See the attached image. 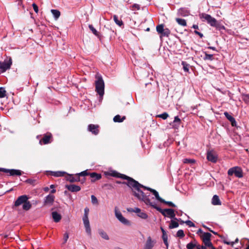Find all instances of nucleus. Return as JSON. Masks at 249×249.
Returning <instances> with one entry per match:
<instances>
[{"instance_id":"obj_23","label":"nucleus","mask_w":249,"mask_h":249,"mask_svg":"<svg viewBox=\"0 0 249 249\" xmlns=\"http://www.w3.org/2000/svg\"><path fill=\"white\" fill-rule=\"evenodd\" d=\"M151 207H153V208L156 209L158 211H159L160 213L164 216L166 217L167 216L166 214V209H162L159 207L157 206L155 204H154L153 203H151V204L149 205Z\"/></svg>"},{"instance_id":"obj_9","label":"nucleus","mask_w":249,"mask_h":249,"mask_svg":"<svg viewBox=\"0 0 249 249\" xmlns=\"http://www.w3.org/2000/svg\"><path fill=\"white\" fill-rule=\"evenodd\" d=\"M53 140V138L52 134L50 132H47L44 134L42 138L39 140V144H47L51 143Z\"/></svg>"},{"instance_id":"obj_11","label":"nucleus","mask_w":249,"mask_h":249,"mask_svg":"<svg viewBox=\"0 0 249 249\" xmlns=\"http://www.w3.org/2000/svg\"><path fill=\"white\" fill-rule=\"evenodd\" d=\"M207 159L209 161L215 163L217 160V156L214 151H210L207 152Z\"/></svg>"},{"instance_id":"obj_29","label":"nucleus","mask_w":249,"mask_h":249,"mask_svg":"<svg viewBox=\"0 0 249 249\" xmlns=\"http://www.w3.org/2000/svg\"><path fill=\"white\" fill-rule=\"evenodd\" d=\"M50 175L54 177H63L66 174L65 172L62 171H57V172H53L50 171Z\"/></svg>"},{"instance_id":"obj_52","label":"nucleus","mask_w":249,"mask_h":249,"mask_svg":"<svg viewBox=\"0 0 249 249\" xmlns=\"http://www.w3.org/2000/svg\"><path fill=\"white\" fill-rule=\"evenodd\" d=\"M69 233L68 232H66L64 233L63 237L64 242L63 243V244H65L67 242L69 238Z\"/></svg>"},{"instance_id":"obj_46","label":"nucleus","mask_w":249,"mask_h":249,"mask_svg":"<svg viewBox=\"0 0 249 249\" xmlns=\"http://www.w3.org/2000/svg\"><path fill=\"white\" fill-rule=\"evenodd\" d=\"M137 215L139 217L144 219H145L148 217L147 214L145 213L142 212V211L139 213V214H138Z\"/></svg>"},{"instance_id":"obj_35","label":"nucleus","mask_w":249,"mask_h":249,"mask_svg":"<svg viewBox=\"0 0 249 249\" xmlns=\"http://www.w3.org/2000/svg\"><path fill=\"white\" fill-rule=\"evenodd\" d=\"M51 13L55 19H58L60 16V12L58 10L52 9L51 10Z\"/></svg>"},{"instance_id":"obj_6","label":"nucleus","mask_w":249,"mask_h":249,"mask_svg":"<svg viewBox=\"0 0 249 249\" xmlns=\"http://www.w3.org/2000/svg\"><path fill=\"white\" fill-rule=\"evenodd\" d=\"M199 18L203 21H206L212 27L214 25V23L216 21L215 18L212 17L210 15L206 13H203L199 14Z\"/></svg>"},{"instance_id":"obj_63","label":"nucleus","mask_w":249,"mask_h":249,"mask_svg":"<svg viewBox=\"0 0 249 249\" xmlns=\"http://www.w3.org/2000/svg\"><path fill=\"white\" fill-rule=\"evenodd\" d=\"M203 233H204V232H203V231H202L201 229H199L197 231V234L201 233V234H202V235L203 234Z\"/></svg>"},{"instance_id":"obj_44","label":"nucleus","mask_w":249,"mask_h":249,"mask_svg":"<svg viewBox=\"0 0 249 249\" xmlns=\"http://www.w3.org/2000/svg\"><path fill=\"white\" fill-rule=\"evenodd\" d=\"M183 162L184 163L194 164L196 162V160L194 159H184Z\"/></svg>"},{"instance_id":"obj_1","label":"nucleus","mask_w":249,"mask_h":249,"mask_svg":"<svg viewBox=\"0 0 249 249\" xmlns=\"http://www.w3.org/2000/svg\"><path fill=\"white\" fill-rule=\"evenodd\" d=\"M137 183L138 184H136L135 186H133L132 188L133 195L139 200L143 201L146 205H148L151 204L152 202L150 201V200L148 197V196H150V194L148 193V195H147L146 194H145L140 189L142 188L149 191L150 192H151L152 190H153V189L143 186V185L140 184L138 181H137Z\"/></svg>"},{"instance_id":"obj_51","label":"nucleus","mask_w":249,"mask_h":249,"mask_svg":"<svg viewBox=\"0 0 249 249\" xmlns=\"http://www.w3.org/2000/svg\"><path fill=\"white\" fill-rule=\"evenodd\" d=\"M91 202L93 204H98V201L97 198L94 196L92 195L91 196Z\"/></svg>"},{"instance_id":"obj_18","label":"nucleus","mask_w":249,"mask_h":249,"mask_svg":"<svg viewBox=\"0 0 249 249\" xmlns=\"http://www.w3.org/2000/svg\"><path fill=\"white\" fill-rule=\"evenodd\" d=\"M65 188L71 192H77L80 191L81 187L74 184L66 185Z\"/></svg>"},{"instance_id":"obj_16","label":"nucleus","mask_w":249,"mask_h":249,"mask_svg":"<svg viewBox=\"0 0 249 249\" xmlns=\"http://www.w3.org/2000/svg\"><path fill=\"white\" fill-rule=\"evenodd\" d=\"M181 120L179 118L178 116H177L175 117L174 121L170 123V125L172 128L178 129L181 124Z\"/></svg>"},{"instance_id":"obj_20","label":"nucleus","mask_w":249,"mask_h":249,"mask_svg":"<svg viewBox=\"0 0 249 249\" xmlns=\"http://www.w3.org/2000/svg\"><path fill=\"white\" fill-rule=\"evenodd\" d=\"M55 196L53 195H49L45 197L44 200V205H52L54 200Z\"/></svg>"},{"instance_id":"obj_31","label":"nucleus","mask_w":249,"mask_h":249,"mask_svg":"<svg viewBox=\"0 0 249 249\" xmlns=\"http://www.w3.org/2000/svg\"><path fill=\"white\" fill-rule=\"evenodd\" d=\"M213 27H215L217 30L219 31L225 29L224 26L217 20L216 21V22L214 23V25H213Z\"/></svg>"},{"instance_id":"obj_32","label":"nucleus","mask_w":249,"mask_h":249,"mask_svg":"<svg viewBox=\"0 0 249 249\" xmlns=\"http://www.w3.org/2000/svg\"><path fill=\"white\" fill-rule=\"evenodd\" d=\"M176 21L177 22V23L182 26H187V23L186 21L184 19L180 18H176Z\"/></svg>"},{"instance_id":"obj_24","label":"nucleus","mask_w":249,"mask_h":249,"mask_svg":"<svg viewBox=\"0 0 249 249\" xmlns=\"http://www.w3.org/2000/svg\"><path fill=\"white\" fill-rule=\"evenodd\" d=\"M154 243L152 241L151 238L149 236L147 238L144 249H152Z\"/></svg>"},{"instance_id":"obj_3","label":"nucleus","mask_w":249,"mask_h":249,"mask_svg":"<svg viewBox=\"0 0 249 249\" xmlns=\"http://www.w3.org/2000/svg\"><path fill=\"white\" fill-rule=\"evenodd\" d=\"M212 236V235L209 232H204L203 233L202 235H200L203 243L211 249H213V248H215L213 245V244L211 242V238Z\"/></svg>"},{"instance_id":"obj_61","label":"nucleus","mask_w":249,"mask_h":249,"mask_svg":"<svg viewBox=\"0 0 249 249\" xmlns=\"http://www.w3.org/2000/svg\"><path fill=\"white\" fill-rule=\"evenodd\" d=\"M17 1L18 2V6H21L22 7V8H24V6L22 5V0H17Z\"/></svg>"},{"instance_id":"obj_62","label":"nucleus","mask_w":249,"mask_h":249,"mask_svg":"<svg viewBox=\"0 0 249 249\" xmlns=\"http://www.w3.org/2000/svg\"><path fill=\"white\" fill-rule=\"evenodd\" d=\"M197 246L200 248V249H207V247H208L207 246H206L205 245H204V246H203V245L200 246L198 244Z\"/></svg>"},{"instance_id":"obj_21","label":"nucleus","mask_w":249,"mask_h":249,"mask_svg":"<svg viewBox=\"0 0 249 249\" xmlns=\"http://www.w3.org/2000/svg\"><path fill=\"white\" fill-rule=\"evenodd\" d=\"M89 176L91 178V182H94L96 180L100 179L102 178V175L101 174L97 173L96 172L90 173Z\"/></svg>"},{"instance_id":"obj_13","label":"nucleus","mask_w":249,"mask_h":249,"mask_svg":"<svg viewBox=\"0 0 249 249\" xmlns=\"http://www.w3.org/2000/svg\"><path fill=\"white\" fill-rule=\"evenodd\" d=\"M99 126L97 124H89L88 126V130L92 134L97 135L99 133Z\"/></svg>"},{"instance_id":"obj_56","label":"nucleus","mask_w":249,"mask_h":249,"mask_svg":"<svg viewBox=\"0 0 249 249\" xmlns=\"http://www.w3.org/2000/svg\"><path fill=\"white\" fill-rule=\"evenodd\" d=\"M194 33H195L196 35H198V36H199V37H200V38H201L203 37V35L202 33H201L200 32H198V31H196V30H195V31H194Z\"/></svg>"},{"instance_id":"obj_22","label":"nucleus","mask_w":249,"mask_h":249,"mask_svg":"<svg viewBox=\"0 0 249 249\" xmlns=\"http://www.w3.org/2000/svg\"><path fill=\"white\" fill-rule=\"evenodd\" d=\"M224 114L226 118L231 123V124L232 126H235L236 125V122L235 119L228 112H225Z\"/></svg>"},{"instance_id":"obj_36","label":"nucleus","mask_w":249,"mask_h":249,"mask_svg":"<svg viewBox=\"0 0 249 249\" xmlns=\"http://www.w3.org/2000/svg\"><path fill=\"white\" fill-rule=\"evenodd\" d=\"M32 205L30 201H26L22 205V208L24 210L28 211L31 208Z\"/></svg>"},{"instance_id":"obj_19","label":"nucleus","mask_w":249,"mask_h":249,"mask_svg":"<svg viewBox=\"0 0 249 249\" xmlns=\"http://www.w3.org/2000/svg\"><path fill=\"white\" fill-rule=\"evenodd\" d=\"M177 14L178 16L186 17L190 15V11L186 8H180L178 11Z\"/></svg>"},{"instance_id":"obj_28","label":"nucleus","mask_w":249,"mask_h":249,"mask_svg":"<svg viewBox=\"0 0 249 249\" xmlns=\"http://www.w3.org/2000/svg\"><path fill=\"white\" fill-rule=\"evenodd\" d=\"M212 203L213 205H220L221 204L219 196L217 195H215L213 196Z\"/></svg>"},{"instance_id":"obj_27","label":"nucleus","mask_w":249,"mask_h":249,"mask_svg":"<svg viewBox=\"0 0 249 249\" xmlns=\"http://www.w3.org/2000/svg\"><path fill=\"white\" fill-rule=\"evenodd\" d=\"M53 218L55 222H58L61 219V215L56 212H53L52 213Z\"/></svg>"},{"instance_id":"obj_45","label":"nucleus","mask_w":249,"mask_h":249,"mask_svg":"<svg viewBox=\"0 0 249 249\" xmlns=\"http://www.w3.org/2000/svg\"><path fill=\"white\" fill-rule=\"evenodd\" d=\"M161 203H163L164 204H167L169 206H170L172 207H176V206L171 201H167L163 199H162V201H161Z\"/></svg>"},{"instance_id":"obj_4","label":"nucleus","mask_w":249,"mask_h":249,"mask_svg":"<svg viewBox=\"0 0 249 249\" xmlns=\"http://www.w3.org/2000/svg\"><path fill=\"white\" fill-rule=\"evenodd\" d=\"M164 24H160L156 26V31L160 35V37L161 39L163 37H168L171 32L168 28H164Z\"/></svg>"},{"instance_id":"obj_33","label":"nucleus","mask_w":249,"mask_h":249,"mask_svg":"<svg viewBox=\"0 0 249 249\" xmlns=\"http://www.w3.org/2000/svg\"><path fill=\"white\" fill-rule=\"evenodd\" d=\"M113 19L116 24L120 27H121L124 25L123 22L121 19H119L118 17L116 15L113 16Z\"/></svg>"},{"instance_id":"obj_48","label":"nucleus","mask_w":249,"mask_h":249,"mask_svg":"<svg viewBox=\"0 0 249 249\" xmlns=\"http://www.w3.org/2000/svg\"><path fill=\"white\" fill-rule=\"evenodd\" d=\"M102 187L107 190H112L114 188V187L112 184L108 183L104 184Z\"/></svg>"},{"instance_id":"obj_43","label":"nucleus","mask_w":249,"mask_h":249,"mask_svg":"<svg viewBox=\"0 0 249 249\" xmlns=\"http://www.w3.org/2000/svg\"><path fill=\"white\" fill-rule=\"evenodd\" d=\"M6 91L3 87H0V98H4L6 96Z\"/></svg>"},{"instance_id":"obj_60","label":"nucleus","mask_w":249,"mask_h":249,"mask_svg":"<svg viewBox=\"0 0 249 249\" xmlns=\"http://www.w3.org/2000/svg\"><path fill=\"white\" fill-rule=\"evenodd\" d=\"M141 211V210L140 208H135L134 212L138 214Z\"/></svg>"},{"instance_id":"obj_26","label":"nucleus","mask_w":249,"mask_h":249,"mask_svg":"<svg viewBox=\"0 0 249 249\" xmlns=\"http://www.w3.org/2000/svg\"><path fill=\"white\" fill-rule=\"evenodd\" d=\"M198 245V242L196 240L190 242L186 245V248L187 249H194L196 248Z\"/></svg>"},{"instance_id":"obj_5","label":"nucleus","mask_w":249,"mask_h":249,"mask_svg":"<svg viewBox=\"0 0 249 249\" xmlns=\"http://www.w3.org/2000/svg\"><path fill=\"white\" fill-rule=\"evenodd\" d=\"M118 178L127 180V182L124 181L123 182V184L126 185L131 189L132 188L133 186H135V185L138 184L137 181L124 174L119 173Z\"/></svg>"},{"instance_id":"obj_59","label":"nucleus","mask_w":249,"mask_h":249,"mask_svg":"<svg viewBox=\"0 0 249 249\" xmlns=\"http://www.w3.org/2000/svg\"><path fill=\"white\" fill-rule=\"evenodd\" d=\"M132 8L133 9H137V10H139L140 9V6L139 5L137 4H134L132 6Z\"/></svg>"},{"instance_id":"obj_55","label":"nucleus","mask_w":249,"mask_h":249,"mask_svg":"<svg viewBox=\"0 0 249 249\" xmlns=\"http://www.w3.org/2000/svg\"><path fill=\"white\" fill-rule=\"evenodd\" d=\"M32 6H33V8L35 11V12L36 13H37L38 12V6L37 5L34 3L33 4H32Z\"/></svg>"},{"instance_id":"obj_30","label":"nucleus","mask_w":249,"mask_h":249,"mask_svg":"<svg viewBox=\"0 0 249 249\" xmlns=\"http://www.w3.org/2000/svg\"><path fill=\"white\" fill-rule=\"evenodd\" d=\"M125 119L126 117L125 116L121 117L120 115H117L113 118V121L114 122L121 123L123 122Z\"/></svg>"},{"instance_id":"obj_41","label":"nucleus","mask_w":249,"mask_h":249,"mask_svg":"<svg viewBox=\"0 0 249 249\" xmlns=\"http://www.w3.org/2000/svg\"><path fill=\"white\" fill-rule=\"evenodd\" d=\"M205 56L203 57V59L204 60H210L212 61L213 60V54H208L207 53L205 52Z\"/></svg>"},{"instance_id":"obj_54","label":"nucleus","mask_w":249,"mask_h":249,"mask_svg":"<svg viewBox=\"0 0 249 249\" xmlns=\"http://www.w3.org/2000/svg\"><path fill=\"white\" fill-rule=\"evenodd\" d=\"M119 173L117 172V171H112L111 173H110L109 175L112 177L118 178Z\"/></svg>"},{"instance_id":"obj_25","label":"nucleus","mask_w":249,"mask_h":249,"mask_svg":"<svg viewBox=\"0 0 249 249\" xmlns=\"http://www.w3.org/2000/svg\"><path fill=\"white\" fill-rule=\"evenodd\" d=\"M167 216H169L172 219H174L178 220V219L175 217V211L172 209H166Z\"/></svg>"},{"instance_id":"obj_50","label":"nucleus","mask_w":249,"mask_h":249,"mask_svg":"<svg viewBox=\"0 0 249 249\" xmlns=\"http://www.w3.org/2000/svg\"><path fill=\"white\" fill-rule=\"evenodd\" d=\"M169 116V115L166 112H164L161 114H159L157 115V117H159L162 118L163 120L166 119Z\"/></svg>"},{"instance_id":"obj_2","label":"nucleus","mask_w":249,"mask_h":249,"mask_svg":"<svg viewBox=\"0 0 249 249\" xmlns=\"http://www.w3.org/2000/svg\"><path fill=\"white\" fill-rule=\"evenodd\" d=\"M96 80L95 81L96 91L100 96L104 94L105 84L104 80L101 75H96Z\"/></svg>"},{"instance_id":"obj_40","label":"nucleus","mask_w":249,"mask_h":249,"mask_svg":"<svg viewBox=\"0 0 249 249\" xmlns=\"http://www.w3.org/2000/svg\"><path fill=\"white\" fill-rule=\"evenodd\" d=\"M181 65L183 66V70L186 72H189L190 65L185 61H182Z\"/></svg>"},{"instance_id":"obj_8","label":"nucleus","mask_w":249,"mask_h":249,"mask_svg":"<svg viewBox=\"0 0 249 249\" xmlns=\"http://www.w3.org/2000/svg\"><path fill=\"white\" fill-rule=\"evenodd\" d=\"M12 64L11 58L4 60L3 62H0V72L3 73L10 69Z\"/></svg>"},{"instance_id":"obj_64","label":"nucleus","mask_w":249,"mask_h":249,"mask_svg":"<svg viewBox=\"0 0 249 249\" xmlns=\"http://www.w3.org/2000/svg\"><path fill=\"white\" fill-rule=\"evenodd\" d=\"M127 210L129 212H134V209L130 208H128Z\"/></svg>"},{"instance_id":"obj_42","label":"nucleus","mask_w":249,"mask_h":249,"mask_svg":"<svg viewBox=\"0 0 249 249\" xmlns=\"http://www.w3.org/2000/svg\"><path fill=\"white\" fill-rule=\"evenodd\" d=\"M162 238L164 244L166 246V248L168 247V236L167 233H164L162 235Z\"/></svg>"},{"instance_id":"obj_15","label":"nucleus","mask_w":249,"mask_h":249,"mask_svg":"<svg viewBox=\"0 0 249 249\" xmlns=\"http://www.w3.org/2000/svg\"><path fill=\"white\" fill-rule=\"evenodd\" d=\"M115 216L117 219L123 224L124 225H128L129 224V221L122 215L121 212L117 211V210L116 209Z\"/></svg>"},{"instance_id":"obj_53","label":"nucleus","mask_w":249,"mask_h":249,"mask_svg":"<svg viewBox=\"0 0 249 249\" xmlns=\"http://www.w3.org/2000/svg\"><path fill=\"white\" fill-rule=\"evenodd\" d=\"M185 223L190 227H195V224L190 220H187L185 222Z\"/></svg>"},{"instance_id":"obj_7","label":"nucleus","mask_w":249,"mask_h":249,"mask_svg":"<svg viewBox=\"0 0 249 249\" xmlns=\"http://www.w3.org/2000/svg\"><path fill=\"white\" fill-rule=\"evenodd\" d=\"M228 174L229 176H234L238 178H242L243 177V172L241 168L238 166H235L231 168L228 171Z\"/></svg>"},{"instance_id":"obj_37","label":"nucleus","mask_w":249,"mask_h":249,"mask_svg":"<svg viewBox=\"0 0 249 249\" xmlns=\"http://www.w3.org/2000/svg\"><path fill=\"white\" fill-rule=\"evenodd\" d=\"M89 28L91 30L92 33L98 38H100V34L97 31V30L93 27L92 25L89 24Z\"/></svg>"},{"instance_id":"obj_49","label":"nucleus","mask_w":249,"mask_h":249,"mask_svg":"<svg viewBox=\"0 0 249 249\" xmlns=\"http://www.w3.org/2000/svg\"><path fill=\"white\" fill-rule=\"evenodd\" d=\"M185 236V234L182 230H178L177 232V236L179 238H183Z\"/></svg>"},{"instance_id":"obj_14","label":"nucleus","mask_w":249,"mask_h":249,"mask_svg":"<svg viewBox=\"0 0 249 249\" xmlns=\"http://www.w3.org/2000/svg\"><path fill=\"white\" fill-rule=\"evenodd\" d=\"M66 179L71 183L80 181V178H79L77 174L74 175L73 174H67V176L66 177Z\"/></svg>"},{"instance_id":"obj_34","label":"nucleus","mask_w":249,"mask_h":249,"mask_svg":"<svg viewBox=\"0 0 249 249\" xmlns=\"http://www.w3.org/2000/svg\"><path fill=\"white\" fill-rule=\"evenodd\" d=\"M99 233L100 236L104 239L108 240L109 238L107 233L102 230H100L99 231Z\"/></svg>"},{"instance_id":"obj_39","label":"nucleus","mask_w":249,"mask_h":249,"mask_svg":"<svg viewBox=\"0 0 249 249\" xmlns=\"http://www.w3.org/2000/svg\"><path fill=\"white\" fill-rule=\"evenodd\" d=\"M151 193H152V194L155 196L156 198L158 201H159L160 202H161V201H162V198H161V197L160 196H159V195L158 192L156 190H154V189L152 190L151 191Z\"/></svg>"},{"instance_id":"obj_58","label":"nucleus","mask_w":249,"mask_h":249,"mask_svg":"<svg viewBox=\"0 0 249 249\" xmlns=\"http://www.w3.org/2000/svg\"><path fill=\"white\" fill-rule=\"evenodd\" d=\"M89 212V209L88 208L86 207L84 209V215H86L87 216H88V214Z\"/></svg>"},{"instance_id":"obj_38","label":"nucleus","mask_w":249,"mask_h":249,"mask_svg":"<svg viewBox=\"0 0 249 249\" xmlns=\"http://www.w3.org/2000/svg\"><path fill=\"white\" fill-rule=\"evenodd\" d=\"M178 226H179V224L177 222H176L173 220H172L171 221L170 224L169 226V228L170 229H172L177 228L178 227Z\"/></svg>"},{"instance_id":"obj_57","label":"nucleus","mask_w":249,"mask_h":249,"mask_svg":"<svg viewBox=\"0 0 249 249\" xmlns=\"http://www.w3.org/2000/svg\"><path fill=\"white\" fill-rule=\"evenodd\" d=\"M224 243L227 245H231V246H233V245L234 244V242H229L226 240H224L223 241Z\"/></svg>"},{"instance_id":"obj_10","label":"nucleus","mask_w":249,"mask_h":249,"mask_svg":"<svg viewBox=\"0 0 249 249\" xmlns=\"http://www.w3.org/2000/svg\"><path fill=\"white\" fill-rule=\"evenodd\" d=\"M0 171L5 173H9L10 176H20L22 175V172L19 170L17 169H8L3 168H0Z\"/></svg>"},{"instance_id":"obj_17","label":"nucleus","mask_w":249,"mask_h":249,"mask_svg":"<svg viewBox=\"0 0 249 249\" xmlns=\"http://www.w3.org/2000/svg\"><path fill=\"white\" fill-rule=\"evenodd\" d=\"M83 223L85 227L86 231L89 234H91V230L90 228L88 216L84 215L83 217Z\"/></svg>"},{"instance_id":"obj_12","label":"nucleus","mask_w":249,"mask_h":249,"mask_svg":"<svg viewBox=\"0 0 249 249\" xmlns=\"http://www.w3.org/2000/svg\"><path fill=\"white\" fill-rule=\"evenodd\" d=\"M29 197L27 195H22L19 196L15 202V206L16 207L18 206L21 204H23L26 201L28 200Z\"/></svg>"},{"instance_id":"obj_47","label":"nucleus","mask_w":249,"mask_h":249,"mask_svg":"<svg viewBox=\"0 0 249 249\" xmlns=\"http://www.w3.org/2000/svg\"><path fill=\"white\" fill-rule=\"evenodd\" d=\"M90 173H89L88 172L87 170H85L84 171H82L79 173H77V175H78L79 178L80 177H84L86 176H89Z\"/></svg>"}]
</instances>
